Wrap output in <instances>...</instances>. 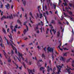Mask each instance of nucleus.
I'll return each instance as SVG.
<instances>
[{
    "instance_id": "obj_1",
    "label": "nucleus",
    "mask_w": 74,
    "mask_h": 74,
    "mask_svg": "<svg viewBox=\"0 0 74 74\" xmlns=\"http://www.w3.org/2000/svg\"><path fill=\"white\" fill-rule=\"evenodd\" d=\"M7 43L8 45H10V44L13 49H15V47L14 46L12 45V44H11V43L10 42H8V40H7Z\"/></svg>"
},
{
    "instance_id": "obj_62",
    "label": "nucleus",
    "mask_w": 74,
    "mask_h": 74,
    "mask_svg": "<svg viewBox=\"0 0 74 74\" xmlns=\"http://www.w3.org/2000/svg\"><path fill=\"white\" fill-rule=\"evenodd\" d=\"M11 60H8V62H11Z\"/></svg>"
},
{
    "instance_id": "obj_43",
    "label": "nucleus",
    "mask_w": 74,
    "mask_h": 74,
    "mask_svg": "<svg viewBox=\"0 0 74 74\" xmlns=\"http://www.w3.org/2000/svg\"><path fill=\"white\" fill-rule=\"evenodd\" d=\"M54 58V57H53V53L52 54V58L53 60H54V58Z\"/></svg>"
},
{
    "instance_id": "obj_42",
    "label": "nucleus",
    "mask_w": 74,
    "mask_h": 74,
    "mask_svg": "<svg viewBox=\"0 0 74 74\" xmlns=\"http://www.w3.org/2000/svg\"><path fill=\"white\" fill-rule=\"evenodd\" d=\"M46 14L47 15H48L49 14H48V11H46L45 12Z\"/></svg>"
},
{
    "instance_id": "obj_9",
    "label": "nucleus",
    "mask_w": 74,
    "mask_h": 74,
    "mask_svg": "<svg viewBox=\"0 0 74 74\" xmlns=\"http://www.w3.org/2000/svg\"><path fill=\"white\" fill-rule=\"evenodd\" d=\"M62 44V42H61L59 46H58V48H59L61 50V51H63V49L60 48V46H61V45Z\"/></svg>"
},
{
    "instance_id": "obj_17",
    "label": "nucleus",
    "mask_w": 74,
    "mask_h": 74,
    "mask_svg": "<svg viewBox=\"0 0 74 74\" xmlns=\"http://www.w3.org/2000/svg\"><path fill=\"white\" fill-rule=\"evenodd\" d=\"M47 2L48 3V6H49V4H50L51 3V0H47Z\"/></svg>"
},
{
    "instance_id": "obj_16",
    "label": "nucleus",
    "mask_w": 74,
    "mask_h": 74,
    "mask_svg": "<svg viewBox=\"0 0 74 74\" xmlns=\"http://www.w3.org/2000/svg\"><path fill=\"white\" fill-rule=\"evenodd\" d=\"M21 62V63L22 64H23V66H24V68H25V69H26V66H25V62Z\"/></svg>"
},
{
    "instance_id": "obj_50",
    "label": "nucleus",
    "mask_w": 74,
    "mask_h": 74,
    "mask_svg": "<svg viewBox=\"0 0 74 74\" xmlns=\"http://www.w3.org/2000/svg\"><path fill=\"white\" fill-rule=\"evenodd\" d=\"M70 19L71 21H73V18L70 17Z\"/></svg>"
},
{
    "instance_id": "obj_31",
    "label": "nucleus",
    "mask_w": 74,
    "mask_h": 74,
    "mask_svg": "<svg viewBox=\"0 0 74 74\" xmlns=\"http://www.w3.org/2000/svg\"><path fill=\"white\" fill-rule=\"evenodd\" d=\"M0 12H1V16H2L3 15V12H3V11H2V12L1 10H0Z\"/></svg>"
},
{
    "instance_id": "obj_53",
    "label": "nucleus",
    "mask_w": 74,
    "mask_h": 74,
    "mask_svg": "<svg viewBox=\"0 0 74 74\" xmlns=\"http://www.w3.org/2000/svg\"><path fill=\"white\" fill-rule=\"evenodd\" d=\"M45 9L46 10H47V7L46 5H45Z\"/></svg>"
},
{
    "instance_id": "obj_26",
    "label": "nucleus",
    "mask_w": 74,
    "mask_h": 74,
    "mask_svg": "<svg viewBox=\"0 0 74 74\" xmlns=\"http://www.w3.org/2000/svg\"><path fill=\"white\" fill-rule=\"evenodd\" d=\"M29 15H30L31 16V17H32V18H34V17H33V16L32 15V13L31 12H30L29 13Z\"/></svg>"
},
{
    "instance_id": "obj_49",
    "label": "nucleus",
    "mask_w": 74,
    "mask_h": 74,
    "mask_svg": "<svg viewBox=\"0 0 74 74\" xmlns=\"http://www.w3.org/2000/svg\"><path fill=\"white\" fill-rule=\"evenodd\" d=\"M69 5L70 6V7H72L73 4L72 3H70L69 4Z\"/></svg>"
},
{
    "instance_id": "obj_29",
    "label": "nucleus",
    "mask_w": 74,
    "mask_h": 74,
    "mask_svg": "<svg viewBox=\"0 0 74 74\" xmlns=\"http://www.w3.org/2000/svg\"><path fill=\"white\" fill-rule=\"evenodd\" d=\"M68 12L69 15H72V14H73V12H72L71 11H69Z\"/></svg>"
},
{
    "instance_id": "obj_61",
    "label": "nucleus",
    "mask_w": 74,
    "mask_h": 74,
    "mask_svg": "<svg viewBox=\"0 0 74 74\" xmlns=\"http://www.w3.org/2000/svg\"><path fill=\"white\" fill-rule=\"evenodd\" d=\"M28 45H33V44L32 43H31L29 44Z\"/></svg>"
},
{
    "instance_id": "obj_44",
    "label": "nucleus",
    "mask_w": 74,
    "mask_h": 74,
    "mask_svg": "<svg viewBox=\"0 0 74 74\" xmlns=\"http://www.w3.org/2000/svg\"><path fill=\"white\" fill-rule=\"evenodd\" d=\"M14 8V5H12L11 6V8L12 9H13V8Z\"/></svg>"
},
{
    "instance_id": "obj_20",
    "label": "nucleus",
    "mask_w": 74,
    "mask_h": 74,
    "mask_svg": "<svg viewBox=\"0 0 74 74\" xmlns=\"http://www.w3.org/2000/svg\"><path fill=\"white\" fill-rule=\"evenodd\" d=\"M26 4V1H24L23 2V4L24 6H25Z\"/></svg>"
},
{
    "instance_id": "obj_47",
    "label": "nucleus",
    "mask_w": 74,
    "mask_h": 74,
    "mask_svg": "<svg viewBox=\"0 0 74 74\" xmlns=\"http://www.w3.org/2000/svg\"><path fill=\"white\" fill-rule=\"evenodd\" d=\"M56 70V68L55 67H54V68L53 69V71L55 72V71Z\"/></svg>"
},
{
    "instance_id": "obj_37",
    "label": "nucleus",
    "mask_w": 74,
    "mask_h": 74,
    "mask_svg": "<svg viewBox=\"0 0 74 74\" xmlns=\"http://www.w3.org/2000/svg\"><path fill=\"white\" fill-rule=\"evenodd\" d=\"M25 18H26V19H27V14L26 13H25Z\"/></svg>"
},
{
    "instance_id": "obj_25",
    "label": "nucleus",
    "mask_w": 74,
    "mask_h": 74,
    "mask_svg": "<svg viewBox=\"0 0 74 74\" xmlns=\"http://www.w3.org/2000/svg\"><path fill=\"white\" fill-rule=\"evenodd\" d=\"M18 54L20 56H21V57H22V54H21L19 52H18Z\"/></svg>"
},
{
    "instance_id": "obj_64",
    "label": "nucleus",
    "mask_w": 74,
    "mask_h": 74,
    "mask_svg": "<svg viewBox=\"0 0 74 74\" xmlns=\"http://www.w3.org/2000/svg\"><path fill=\"white\" fill-rule=\"evenodd\" d=\"M3 74H7V73H6V72H5V71H4L3 72Z\"/></svg>"
},
{
    "instance_id": "obj_21",
    "label": "nucleus",
    "mask_w": 74,
    "mask_h": 74,
    "mask_svg": "<svg viewBox=\"0 0 74 74\" xmlns=\"http://www.w3.org/2000/svg\"><path fill=\"white\" fill-rule=\"evenodd\" d=\"M50 71V68H49V66H47V71L49 72Z\"/></svg>"
},
{
    "instance_id": "obj_56",
    "label": "nucleus",
    "mask_w": 74,
    "mask_h": 74,
    "mask_svg": "<svg viewBox=\"0 0 74 74\" xmlns=\"http://www.w3.org/2000/svg\"><path fill=\"white\" fill-rule=\"evenodd\" d=\"M9 31H10V29L9 28L7 29V32H9Z\"/></svg>"
},
{
    "instance_id": "obj_54",
    "label": "nucleus",
    "mask_w": 74,
    "mask_h": 74,
    "mask_svg": "<svg viewBox=\"0 0 74 74\" xmlns=\"http://www.w3.org/2000/svg\"><path fill=\"white\" fill-rule=\"evenodd\" d=\"M26 27H27V31H28L29 30V28H28V27H27V26H26Z\"/></svg>"
},
{
    "instance_id": "obj_48",
    "label": "nucleus",
    "mask_w": 74,
    "mask_h": 74,
    "mask_svg": "<svg viewBox=\"0 0 74 74\" xmlns=\"http://www.w3.org/2000/svg\"><path fill=\"white\" fill-rule=\"evenodd\" d=\"M70 59H71V58L69 59L67 61H66V62L68 63V62H69L70 61Z\"/></svg>"
},
{
    "instance_id": "obj_41",
    "label": "nucleus",
    "mask_w": 74,
    "mask_h": 74,
    "mask_svg": "<svg viewBox=\"0 0 74 74\" xmlns=\"http://www.w3.org/2000/svg\"><path fill=\"white\" fill-rule=\"evenodd\" d=\"M53 6H54V8L55 9H56V5H55V4H53Z\"/></svg>"
},
{
    "instance_id": "obj_22",
    "label": "nucleus",
    "mask_w": 74,
    "mask_h": 74,
    "mask_svg": "<svg viewBox=\"0 0 74 74\" xmlns=\"http://www.w3.org/2000/svg\"><path fill=\"white\" fill-rule=\"evenodd\" d=\"M13 50H15V53L16 54H18V51H17V49H16V48H15V49H13Z\"/></svg>"
},
{
    "instance_id": "obj_7",
    "label": "nucleus",
    "mask_w": 74,
    "mask_h": 74,
    "mask_svg": "<svg viewBox=\"0 0 74 74\" xmlns=\"http://www.w3.org/2000/svg\"><path fill=\"white\" fill-rule=\"evenodd\" d=\"M7 4V5H5V7H6V8L8 9H8L10 8V4H9L8 3Z\"/></svg>"
},
{
    "instance_id": "obj_60",
    "label": "nucleus",
    "mask_w": 74,
    "mask_h": 74,
    "mask_svg": "<svg viewBox=\"0 0 74 74\" xmlns=\"http://www.w3.org/2000/svg\"><path fill=\"white\" fill-rule=\"evenodd\" d=\"M36 33H38V34H39V33H40V32H39V30H38L37 32H36Z\"/></svg>"
},
{
    "instance_id": "obj_6",
    "label": "nucleus",
    "mask_w": 74,
    "mask_h": 74,
    "mask_svg": "<svg viewBox=\"0 0 74 74\" xmlns=\"http://www.w3.org/2000/svg\"><path fill=\"white\" fill-rule=\"evenodd\" d=\"M28 69V71L29 74H30V73H32V74H34L33 73V72H32V70H30V69L29 70L28 69V68H27Z\"/></svg>"
},
{
    "instance_id": "obj_33",
    "label": "nucleus",
    "mask_w": 74,
    "mask_h": 74,
    "mask_svg": "<svg viewBox=\"0 0 74 74\" xmlns=\"http://www.w3.org/2000/svg\"><path fill=\"white\" fill-rule=\"evenodd\" d=\"M1 42V40H0V42ZM0 45L1 46L2 48H3V44H2V43H1V44H0Z\"/></svg>"
},
{
    "instance_id": "obj_45",
    "label": "nucleus",
    "mask_w": 74,
    "mask_h": 74,
    "mask_svg": "<svg viewBox=\"0 0 74 74\" xmlns=\"http://www.w3.org/2000/svg\"><path fill=\"white\" fill-rule=\"evenodd\" d=\"M64 50L65 51V50H67V51H68V50H69V49H67V48H64Z\"/></svg>"
},
{
    "instance_id": "obj_5",
    "label": "nucleus",
    "mask_w": 74,
    "mask_h": 74,
    "mask_svg": "<svg viewBox=\"0 0 74 74\" xmlns=\"http://www.w3.org/2000/svg\"><path fill=\"white\" fill-rule=\"evenodd\" d=\"M57 68L58 69V72L57 73V74H59L61 72V69L59 68L58 67H57Z\"/></svg>"
},
{
    "instance_id": "obj_14",
    "label": "nucleus",
    "mask_w": 74,
    "mask_h": 74,
    "mask_svg": "<svg viewBox=\"0 0 74 74\" xmlns=\"http://www.w3.org/2000/svg\"><path fill=\"white\" fill-rule=\"evenodd\" d=\"M3 29L2 30V32H3L5 34H6V31H5V30L4 29V28H3Z\"/></svg>"
},
{
    "instance_id": "obj_8",
    "label": "nucleus",
    "mask_w": 74,
    "mask_h": 74,
    "mask_svg": "<svg viewBox=\"0 0 74 74\" xmlns=\"http://www.w3.org/2000/svg\"><path fill=\"white\" fill-rule=\"evenodd\" d=\"M48 50L49 51V52H51V51H52L53 53V49L52 48H51L50 49H48Z\"/></svg>"
},
{
    "instance_id": "obj_40",
    "label": "nucleus",
    "mask_w": 74,
    "mask_h": 74,
    "mask_svg": "<svg viewBox=\"0 0 74 74\" xmlns=\"http://www.w3.org/2000/svg\"><path fill=\"white\" fill-rule=\"evenodd\" d=\"M18 28V25H16L15 26V28L14 29H17Z\"/></svg>"
},
{
    "instance_id": "obj_27",
    "label": "nucleus",
    "mask_w": 74,
    "mask_h": 74,
    "mask_svg": "<svg viewBox=\"0 0 74 74\" xmlns=\"http://www.w3.org/2000/svg\"><path fill=\"white\" fill-rule=\"evenodd\" d=\"M14 64H15V65H16V66H17V67L16 68V69H18V67H19V66H18V65H17V64H16V63H14Z\"/></svg>"
},
{
    "instance_id": "obj_63",
    "label": "nucleus",
    "mask_w": 74,
    "mask_h": 74,
    "mask_svg": "<svg viewBox=\"0 0 74 74\" xmlns=\"http://www.w3.org/2000/svg\"><path fill=\"white\" fill-rule=\"evenodd\" d=\"M21 58L22 59V60H23L24 61V58H23L22 57Z\"/></svg>"
},
{
    "instance_id": "obj_11",
    "label": "nucleus",
    "mask_w": 74,
    "mask_h": 74,
    "mask_svg": "<svg viewBox=\"0 0 74 74\" xmlns=\"http://www.w3.org/2000/svg\"><path fill=\"white\" fill-rule=\"evenodd\" d=\"M17 22L18 23H19L20 25H21V26H22V22H21V21L19 20H17Z\"/></svg>"
},
{
    "instance_id": "obj_39",
    "label": "nucleus",
    "mask_w": 74,
    "mask_h": 74,
    "mask_svg": "<svg viewBox=\"0 0 74 74\" xmlns=\"http://www.w3.org/2000/svg\"><path fill=\"white\" fill-rule=\"evenodd\" d=\"M58 67L59 68V67H60V68H62V66H60V65H59L58 66H57V67L58 68Z\"/></svg>"
},
{
    "instance_id": "obj_23",
    "label": "nucleus",
    "mask_w": 74,
    "mask_h": 74,
    "mask_svg": "<svg viewBox=\"0 0 74 74\" xmlns=\"http://www.w3.org/2000/svg\"><path fill=\"white\" fill-rule=\"evenodd\" d=\"M60 36V32H57V36L59 37Z\"/></svg>"
},
{
    "instance_id": "obj_55",
    "label": "nucleus",
    "mask_w": 74,
    "mask_h": 74,
    "mask_svg": "<svg viewBox=\"0 0 74 74\" xmlns=\"http://www.w3.org/2000/svg\"><path fill=\"white\" fill-rule=\"evenodd\" d=\"M29 53L31 55V56H32V55H33V54H32V53H31L30 52V51H29Z\"/></svg>"
},
{
    "instance_id": "obj_58",
    "label": "nucleus",
    "mask_w": 74,
    "mask_h": 74,
    "mask_svg": "<svg viewBox=\"0 0 74 74\" xmlns=\"http://www.w3.org/2000/svg\"><path fill=\"white\" fill-rule=\"evenodd\" d=\"M45 67H46L47 66V63H45Z\"/></svg>"
},
{
    "instance_id": "obj_19",
    "label": "nucleus",
    "mask_w": 74,
    "mask_h": 74,
    "mask_svg": "<svg viewBox=\"0 0 74 74\" xmlns=\"http://www.w3.org/2000/svg\"><path fill=\"white\" fill-rule=\"evenodd\" d=\"M43 16L45 17V18L46 20H47V17L46 16V15H45V13H43Z\"/></svg>"
},
{
    "instance_id": "obj_51",
    "label": "nucleus",
    "mask_w": 74,
    "mask_h": 74,
    "mask_svg": "<svg viewBox=\"0 0 74 74\" xmlns=\"http://www.w3.org/2000/svg\"><path fill=\"white\" fill-rule=\"evenodd\" d=\"M64 5V6H65V5H67V3H66V2H65Z\"/></svg>"
},
{
    "instance_id": "obj_32",
    "label": "nucleus",
    "mask_w": 74,
    "mask_h": 74,
    "mask_svg": "<svg viewBox=\"0 0 74 74\" xmlns=\"http://www.w3.org/2000/svg\"><path fill=\"white\" fill-rule=\"evenodd\" d=\"M23 33L24 34H26V29H24V31L23 32Z\"/></svg>"
},
{
    "instance_id": "obj_3",
    "label": "nucleus",
    "mask_w": 74,
    "mask_h": 74,
    "mask_svg": "<svg viewBox=\"0 0 74 74\" xmlns=\"http://www.w3.org/2000/svg\"><path fill=\"white\" fill-rule=\"evenodd\" d=\"M19 58L20 59H19V58H18V57H17V56H16L15 57H14V60H15V61H16V59H17L19 62H21V58Z\"/></svg>"
},
{
    "instance_id": "obj_38",
    "label": "nucleus",
    "mask_w": 74,
    "mask_h": 74,
    "mask_svg": "<svg viewBox=\"0 0 74 74\" xmlns=\"http://www.w3.org/2000/svg\"><path fill=\"white\" fill-rule=\"evenodd\" d=\"M13 27H14L13 26L11 25H10V28L12 29V30L13 29Z\"/></svg>"
},
{
    "instance_id": "obj_30",
    "label": "nucleus",
    "mask_w": 74,
    "mask_h": 74,
    "mask_svg": "<svg viewBox=\"0 0 74 74\" xmlns=\"http://www.w3.org/2000/svg\"><path fill=\"white\" fill-rule=\"evenodd\" d=\"M4 55L6 58V59H7V57H8V55H6V53L4 54Z\"/></svg>"
},
{
    "instance_id": "obj_24",
    "label": "nucleus",
    "mask_w": 74,
    "mask_h": 74,
    "mask_svg": "<svg viewBox=\"0 0 74 74\" xmlns=\"http://www.w3.org/2000/svg\"><path fill=\"white\" fill-rule=\"evenodd\" d=\"M42 58H45V56L44 55V54L42 53Z\"/></svg>"
},
{
    "instance_id": "obj_18",
    "label": "nucleus",
    "mask_w": 74,
    "mask_h": 74,
    "mask_svg": "<svg viewBox=\"0 0 74 74\" xmlns=\"http://www.w3.org/2000/svg\"><path fill=\"white\" fill-rule=\"evenodd\" d=\"M38 24L37 25V26L36 27V28H34V29L35 31L37 30L38 29Z\"/></svg>"
},
{
    "instance_id": "obj_46",
    "label": "nucleus",
    "mask_w": 74,
    "mask_h": 74,
    "mask_svg": "<svg viewBox=\"0 0 74 74\" xmlns=\"http://www.w3.org/2000/svg\"><path fill=\"white\" fill-rule=\"evenodd\" d=\"M22 66H21V67H19V69L20 70H22Z\"/></svg>"
},
{
    "instance_id": "obj_10",
    "label": "nucleus",
    "mask_w": 74,
    "mask_h": 74,
    "mask_svg": "<svg viewBox=\"0 0 74 74\" xmlns=\"http://www.w3.org/2000/svg\"><path fill=\"white\" fill-rule=\"evenodd\" d=\"M70 69H66V70L67 71V72H68V74H71V71H70Z\"/></svg>"
},
{
    "instance_id": "obj_35",
    "label": "nucleus",
    "mask_w": 74,
    "mask_h": 74,
    "mask_svg": "<svg viewBox=\"0 0 74 74\" xmlns=\"http://www.w3.org/2000/svg\"><path fill=\"white\" fill-rule=\"evenodd\" d=\"M14 51H13V50H12L11 53H10V54H12V55H13V54H14Z\"/></svg>"
},
{
    "instance_id": "obj_59",
    "label": "nucleus",
    "mask_w": 74,
    "mask_h": 74,
    "mask_svg": "<svg viewBox=\"0 0 74 74\" xmlns=\"http://www.w3.org/2000/svg\"><path fill=\"white\" fill-rule=\"evenodd\" d=\"M70 70H74V68H73L72 69L69 68Z\"/></svg>"
},
{
    "instance_id": "obj_2",
    "label": "nucleus",
    "mask_w": 74,
    "mask_h": 74,
    "mask_svg": "<svg viewBox=\"0 0 74 74\" xmlns=\"http://www.w3.org/2000/svg\"><path fill=\"white\" fill-rule=\"evenodd\" d=\"M10 35H8V37L10 39V41H11V42H12V44H14V43H13V41H12V35H11V33H10Z\"/></svg>"
},
{
    "instance_id": "obj_57",
    "label": "nucleus",
    "mask_w": 74,
    "mask_h": 74,
    "mask_svg": "<svg viewBox=\"0 0 74 74\" xmlns=\"http://www.w3.org/2000/svg\"><path fill=\"white\" fill-rule=\"evenodd\" d=\"M29 64V65H31L32 64V63H31V62H29V63H28Z\"/></svg>"
},
{
    "instance_id": "obj_52",
    "label": "nucleus",
    "mask_w": 74,
    "mask_h": 74,
    "mask_svg": "<svg viewBox=\"0 0 74 74\" xmlns=\"http://www.w3.org/2000/svg\"><path fill=\"white\" fill-rule=\"evenodd\" d=\"M59 3H62V1H61V0H59Z\"/></svg>"
},
{
    "instance_id": "obj_15",
    "label": "nucleus",
    "mask_w": 74,
    "mask_h": 74,
    "mask_svg": "<svg viewBox=\"0 0 74 74\" xmlns=\"http://www.w3.org/2000/svg\"><path fill=\"white\" fill-rule=\"evenodd\" d=\"M7 18V17L5 16H3L1 18V20H3L4 19H6Z\"/></svg>"
},
{
    "instance_id": "obj_13",
    "label": "nucleus",
    "mask_w": 74,
    "mask_h": 74,
    "mask_svg": "<svg viewBox=\"0 0 74 74\" xmlns=\"http://www.w3.org/2000/svg\"><path fill=\"white\" fill-rule=\"evenodd\" d=\"M51 23H52V24H55V21L53 20H52L51 21Z\"/></svg>"
},
{
    "instance_id": "obj_28",
    "label": "nucleus",
    "mask_w": 74,
    "mask_h": 74,
    "mask_svg": "<svg viewBox=\"0 0 74 74\" xmlns=\"http://www.w3.org/2000/svg\"><path fill=\"white\" fill-rule=\"evenodd\" d=\"M44 67H42L40 68V71H41L42 70H44Z\"/></svg>"
},
{
    "instance_id": "obj_4",
    "label": "nucleus",
    "mask_w": 74,
    "mask_h": 74,
    "mask_svg": "<svg viewBox=\"0 0 74 74\" xmlns=\"http://www.w3.org/2000/svg\"><path fill=\"white\" fill-rule=\"evenodd\" d=\"M9 18L10 19H12L14 17H13V16H12V14H11V15H9L8 16H7V18L8 19Z\"/></svg>"
},
{
    "instance_id": "obj_12",
    "label": "nucleus",
    "mask_w": 74,
    "mask_h": 74,
    "mask_svg": "<svg viewBox=\"0 0 74 74\" xmlns=\"http://www.w3.org/2000/svg\"><path fill=\"white\" fill-rule=\"evenodd\" d=\"M62 61H64V60H65V58H64L62 57V56H61L60 60H62Z\"/></svg>"
},
{
    "instance_id": "obj_36",
    "label": "nucleus",
    "mask_w": 74,
    "mask_h": 74,
    "mask_svg": "<svg viewBox=\"0 0 74 74\" xmlns=\"http://www.w3.org/2000/svg\"><path fill=\"white\" fill-rule=\"evenodd\" d=\"M27 23V21L25 22L24 23V24H23L24 25H25V26H26L27 25H26V23Z\"/></svg>"
},
{
    "instance_id": "obj_34",
    "label": "nucleus",
    "mask_w": 74,
    "mask_h": 74,
    "mask_svg": "<svg viewBox=\"0 0 74 74\" xmlns=\"http://www.w3.org/2000/svg\"><path fill=\"white\" fill-rule=\"evenodd\" d=\"M12 31H14L15 32H16V28H14V29H12Z\"/></svg>"
}]
</instances>
